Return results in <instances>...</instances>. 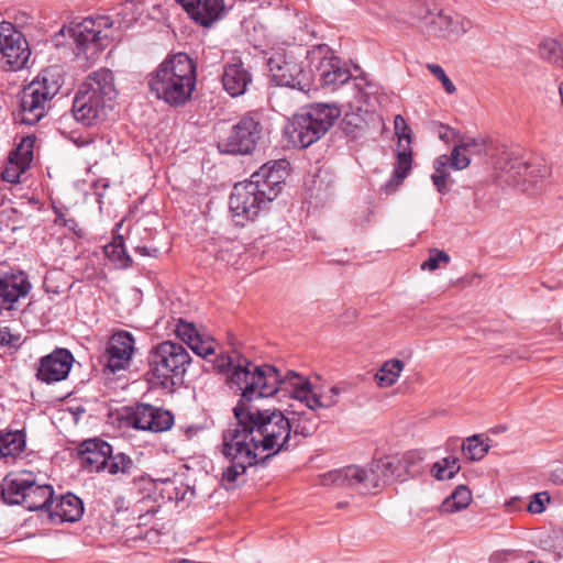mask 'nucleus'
<instances>
[{
	"mask_svg": "<svg viewBox=\"0 0 563 563\" xmlns=\"http://www.w3.org/2000/svg\"><path fill=\"white\" fill-rule=\"evenodd\" d=\"M104 250L112 261L120 262L123 267L132 265V260L124 249L122 236L115 239L111 244L107 245Z\"/></svg>",
	"mask_w": 563,
	"mask_h": 563,
	"instance_id": "43",
	"label": "nucleus"
},
{
	"mask_svg": "<svg viewBox=\"0 0 563 563\" xmlns=\"http://www.w3.org/2000/svg\"><path fill=\"white\" fill-rule=\"evenodd\" d=\"M287 166L285 159L266 163L249 180L234 185L229 202L233 216L253 220L282 191Z\"/></svg>",
	"mask_w": 563,
	"mask_h": 563,
	"instance_id": "2",
	"label": "nucleus"
},
{
	"mask_svg": "<svg viewBox=\"0 0 563 563\" xmlns=\"http://www.w3.org/2000/svg\"><path fill=\"white\" fill-rule=\"evenodd\" d=\"M553 477H554V479H556V481H562V482H563V467H559V468H556V470L553 472Z\"/></svg>",
	"mask_w": 563,
	"mask_h": 563,
	"instance_id": "61",
	"label": "nucleus"
},
{
	"mask_svg": "<svg viewBox=\"0 0 563 563\" xmlns=\"http://www.w3.org/2000/svg\"><path fill=\"white\" fill-rule=\"evenodd\" d=\"M0 345L18 349L22 345V338L19 333H13L9 327L0 328Z\"/></svg>",
	"mask_w": 563,
	"mask_h": 563,
	"instance_id": "51",
	"label": "nucleus"
},
{
	"mask_svg": "<svg viewBox=\"0 0 563 563\" xmlns=\"http://www.w3.org/2000/svg\"><path fill=\"white\" fill-rule=\"evenodd\" d=\"M36 137L34 135H26L22 137L21 142L18 144L15 152L13 153L23 167L21 170L23 172L24 167L27 166L33 161V148L35 144Z\"/></svg>",
	"mask_w": 563,
	"mask_h": 563,
	"instance_id": "42",
	"label": "nucleus"
},
{
	"mask_svg": "<svg viewBox=\"0 0 563 563\" xmlns=\"http://www.w3.org/2000/svg\"><path fill=\"white\" fill-rule=\"evenodd\" d=\"M233 380L244 386V393L233 408L236 422L230 424L221 437L220 451L228 462L221 478L225 488L244 483L249 467L264 466L272 457L300 443L291 438V421L280 410H262L252 405L255 399L284 391L280 372L276 367L253 374L242 371L234 375Z\"/></svg>",
	"mask_w": 563,
	"mask_h": 563,
	"instance_id": "1",
	"label": "nucleus"
},
{
	"mask_svg": "<svg viewBox=\"0 0 563 563\" xmlns=\"http://www.w3.org/2000/svg\"><path fill=\"white\" fill-rule=\"evenodd\" d=\"M412 164V151L409 146L404 148L397 155V162L390 179L382 187L386 195L395 192L409 175Z\"/></svg>",
	"mask_w": 563,
	"mask_h": 563,
	"instance_id": "27",
	"label": "nucleus"
},
{
	"mask_svg": "<svg viewBox=\"0 0 563 563\" xmlns=\"http://www.w3.org/2000/svg\"><path fill=\"white\" fill-rule=\"evenodd\" d=\"M448 157L450 158L449 166L457 170L466 168L471 163L468 153L463 152L459 145L453 147L451 155Z\"/></svg>",
	"mask_w": 563,
	"mask_h": 563,
	"instance_id": "49",
	"label": "nucleus"
},
{
	"mask_svg": "<svg viewBox=\"0 0 563 563\" xmlns=\"http://www.w3.org/2000/svg\"><path fill=\"white\" fill-rule=\"evenodd\" d=\"M322 85L335 88L345 84L351 78L347 68L341 66V62L335 56L323 57L318 67Z\"/></svg>",
	"mask_w": 563,
	"mask_h": 563,
	"instance_id": "24",
	"label": "nucleus"
},
{
	"mask_svg": "<svg viewBox=\"0 0 563 563\" xmlns=\"http://www.w3.org/2000/svg\"><path fill=\"white\" fill-rule=\"evenodd\" d=\"M563 46L556 41L548 40L539 45V54L543 59L560 66Z\"/></svg>",
	"mask_w": 563,
	"mask_h": 563,
	"instance_id": "44",
	"label": "nucleus"
},
{
	"mask_svg": "<svg viewBox=\"0 0 563 563\" xmlns=\"http://www.w3.org/2000/svg\"><path fill=\"white\" fill-rule=\"evenodd\" d=\"M292 433L291 438L295 441H299V437L302 439L311 437L318 429L319 419L312 412L298 413V418L291 422Z\"/></svg>",
	"mask_w": 563,
	"mask_h": 563,
	"instance_id": "32",
	"label": "nucleus"
},
{
	"mask_svg": "<svg viewBox=\"0 0 563 563\" xmlns=\"http://www.w3.org/2000/svg\"><path fill=\"white\" fill-rule=\"evenodd\" d=\"M63 84L64 78L59 67L52 66L43 69L20 93V122L34 125L43 119Z\"/></svg>",
	"mask_w": 563,
	"mask_h": 563,
	"instance_id": "5",
	"label": "nucleus"
},
{
	"mask_svg": "<svg viewBox=\"0 0 563 563\" xmlns=\"http://www.w3.org/2000/svg\"><path fill=\"white\" fill-rule=\"evenodd\" d=\"M179 563H192V561L191 560H187V559H183V560L179 561Z\"/></svg>",
	"mask_w": 563,
	"mask_h": 563,
	"instance_id": "64",
	"label": "nucleus"
},
{
	"mask_svg": "<svg viewBox=\"0 0 563 563\" xmlns=\"http://www.w3.org/2000/svg\"><path fill=\"white\" fill-rule=\"evenodd\" d=\"M150 91L169 107L185 106L196 87V66L185 53L162 62L148 79Z\"/></svg>",
	"mask_w": 563,
	"mask_h": 563,
	"instance_id": "3",
	"label": "nucleus"
},
{
	"mask_svg": "<svg viewBox=\"0 0 563 563\" xmlns=\"http://www.w3.org/2000/svg\"><path fill=\"white\" fill-rule=\"evenodd\" d=\"M401 475L395 465V456H386L369 464L367 468L350 465L321 475L322 486L350 487L361 494L375 493L391 481H399Z\"/></svg>",
	"mask_w": 563,
	"mask_h": 563,
	"instance_id": "4",
	"label": "nucleus"
},
{
	"mask_svg": "<svg viewBox=\"0 0 563 563\" xmlns=\"http://www.w3.org/2000/svg\"><path fill=\"white\" fill-rule=\"evenodd\" d=\"M135 340L132 333L125 330L114 332L100 357L103 364V373L115 374L119 371L125 369L131 362L134 353Z\"/></svg>",
	"mask_w": 563,
	"mask_h": 563,
	"instance_id": "14",
	"label": "nucleus"
},
{
	"mask_svg": "<svg viewBox=\"0 0 563 563\" xmlns=\"http://www.w3.org/2000/svg\"><path fill=\"white\" fill-rule=\"evenodd\" d=\"M53 211L55 213V224L67 228L77 238H84V230L73 217H69L67 208L53 207Z\"/></svg>",
	"mask_w": 563,
	"mask_h": 563,
	"instance_id": "41",
	"label": "nucleus"
},
{
	"mask_svg": "<svg viewBox=\"0 0 563 563\" xmlns=\"http://www.w3.org/2000/svg\"><path fill=\"white\" fill-rule=\"evenodd\" d=\"M147 361V375H151L156 384L168 387L175 385V379H183L191 357L180 343L167 340L151 349Z\"/></svg>",
	"mask_w": 563,
	"mask_h": 563,
	"instance_id": "7",
	"label": "nucleus"
},
{
	"mask_svg": "<svg viewBox=\"0 0 563 563\" xmlns=\"http://www.w3.org/2000/svg\"><path fill=\"white\" fill-rule=\"evenodd\" d=\"M1 176L4 181L16 183L19 174L11 173L9 168H5Z\"/></svg>",
	"mask_w": 563,
	"mask_h": 563,
	"instance_id": "58",
	"label": "nucleus"
},
{
	"mask_svg": "<svg viewBox=\"0 0 563 563\" xmlns=\"http://www.w3.org/2000/svg\"><path fill=\"white\" fill-rule=\"evenodd\" d=\"M471 500V490L466 486L460 485L443 500L440 510L441 512L453 514L465 509L470 505Z\"/></svg>",
	"mask_w": 563,
	"mask_h": 563,
	"instance_id": "29",
	"label": "nucleus"
},
{
	"mask_svg": "<svg viewBox=\"0 0 563 563\" xmlns=\"http://www.w3.org/2000/svg\"><path fill=\"white\" fill-rule=\"evenodd\" d=\"M135 252L142 256L157 257L158 255V249L156 247L136 246Z\"/></svg>",
	"mask_w": 563,
	"mask_h": 563,
	"instance_id": "56",
	"label": "nucleus"
},
{
	"mask_svg": "<svg viewBox=\"0 0 563 563\" xmlns=\"http://www.w3.org/2000/svg\"><path fill=\"white\" fill-rule=\"evenodd\" d=\"M214 367L219 373H225L227 383L230 388H236L241 391V395L244 393V386L239 385L233 380L234 375L240 372H249L251 374L257 372H264L266 367H274L273 365L264 364L262 366L253 364L247 357L239 353L238 351H232L229 354H220L217 356L214 361Z\"/></svg>",
	"mask_w": 563,
	"mask_h": 563,
	"instance_id": "17",
	"label": "nucleus"
},
{
	"mask_svg": "<svg viewBox=\"0 0 563 563\" xmlns=\"http://www.w3.org/2000/svg\"><path fill=\"white\" fill-rule=\"evenodd\" d=\"M472 22L459 14L445 13L443 10L435 12V15L426 23V33L430 37L448 38L461 36L470 31Z\"/></svg>",
	"mask_w": 563,
	"mask_h": 563,
	"instance_id": "19",
	"label": "nucleus"
},
{
	"mask_svg": "<svg viewBox=\"0 0 563 563\" xmlns=\"http://www.w3.org/2000/svg\"><path fill=\"white\" fill-rule=\"evenodd\" d=\"M184 10L196 21L197 15H199V5L200 0H176Z\"/></svg>",
	"mask_w": 563,
	"mask_h": 563,
	"instance_id": "54",
	"label": "nucleus"
},
{
	"mask_svg": "<svg viewBox=\"0 0 563 563\" xmlns=\"http://www.w3.org/2000/svg\"><path fill=\"white\" fill-rule=\"evenodd\" d=\"M223 10V0H200L196 22L202 26H210L222 16Z\"/></svg>",
	"mask_w": 563,
	"mask_h": 563,
	"instance_id": "31",
	"label": "nucleus"
},
{
	"mask_svg": "<svg viewBox=\"0 0 563 563\" xmlns=\"http://www.w3.org/2000/svg\"><path fill=\"white\" fill-rule=\"evenodd\" d=\"M483 434H474L466 439V442L462 444V450L466 457L471 461L482 460L489 450V445L485 443Z\"/></svg>",
	"mask_w": 563,
	"mask_h": 563,
	"instance_id": "37",
	"label": "nucleus"
},
{
	"mask_svg": "<svg viewBox=\"0 0 563 563\" xmlns=\"http://www.w3.org/2000/svg\"><path fill=\"white\" fill-rule=\"evenodd\" d=\"M280 385L284 391L294 399L305 402L311 411L331 408L339 401V387L332 386L328 390H318L311 383L292 371H288L286 375L280 374Z\"/></svg>",
	"mask_w": 563,
	"mask_h": 563,
	"instance_id": "12",
	"label": "nucleus"
},
{
	"mask_svg": "<svg viewBox=\"0 0 563 563\" xmlns=\"http://www.w3.org/2000/svg\"><path fill=\"white\" fill-rule=\"evenodd\" d=\"M397 136H398V140H399V143L405 140L407 142V146H409L410 142H411V130L410 128H408V131H399V132H396Z\"/></svg>",
	"mask_w": 563,
	"mask_h": 563,
	"instance_id": "59",
	"label": "nucleus"
},
{
	"mask_svg": "<svg viewBox=\"0 0 563 563\" xmlns=\"http://www.w3.org/2000/svg\"><path fill=\"white\" fill-rule=\"evenodd\" d=\"M91 142H92V140H90V139H81V137L76 141L78 146H86V145L90 144Z\"/></svg>",
	"mask_w": 563,
	"mask_h": 563,
	"instance_id": "62",
	"label": "nucleus"
},
{
	"mask_svg": "<svg viewBox=\"0 0 563 563\" xmlns=\"http://www.w3.org/2000/svg\"><path fill=\"white\" fill-rule=\"evenodd\" d=\"M175 332L176 335L188 346H190L192 342L197 341V338L200 335L192 322H187L183 319L178 320Z\"/></svg>",
	"mask_w": 563,
	"mask_h": 563,
	"instance_id": "45",
	"label": "nucleus"
},
{
	"mask_svg": "<svg viewBox=\"0 0 563 563\" xmlns=\"http://www.w3.org/2000/svg\"><path fill=\"white\" fill-rule=\"evenodd\" d=\"M404 369V362L397 358L385 362L375 374V382L380 387L393 386Z\"/></svg>",
	"mask_w": 563,
	"mask_h": 563,
	"instance_id": "33",
	"label": "nucleus"
},
{
	"mask_svg": "<svg viewBox=\"0 0 563 563\" xmlns=\"http://www.w3.org/2000/svg\"><path fill=\"white\" fill-rule=\"evenodd\" d=\"M78 90L92 98L99 99L111 107L118 96L113 74L107 68H101L90 73Z\"/></svg>",
	"mask_w": 563,
	"mask_h": 563,
	"instance_id": "21",
	"label": "nucleus"
},
{
	"mask_svg": "<svg viewBox=\"0 0 563 563\" xmlns=\"http://www.w3.org/2000/svg\"><path fill=\"white\" fill-rule=\"evenodd\" d=\"M559 92H560V97H561V102L563 104V81L560 84Z\"/></svg>",
	"mask_w": 563,
	"mask_h": 563,
	"instance_id": "63",
	"label": "nucleus"
},
{
	"mask_svg": "<svg viewBox=\"0 0 563 563\" xmlns=\"http://www.w3.org/2000/svg\"><path fill=\"white\" fill-rule=\"evenodd\" d=\"M454 136H455V132L449 125H445V124L440 125L439 137L443 142L449 143L454 139Z\"/></svg>",
	"mask_w": 563,
	"mask_h": 563,
	"instance_id": "55",
	"label": "nucleus"
},
{
	"mask_svg": "<svg viewBox=\"0 0 563 563\" xmlns=\"http://www.w3.org/2000/svg\"><path fill=\"white\" fill-rule=\"evenodd\" d=\"M460 462L455 456H448L435 462L431 468L433 476L439 479H450L460 471Z\"/></svg>",
	"mask_w": 563,
	"mask_h": 563,
	"instance_id": "38",
	"label": "nucleus"
},
{
	"mask_svg": "<svg viewBox=\"0 0 563 563\" xmlns=\"http://www.w3.org/2000/svg\"><path fill=\"white\" fill-rule=\"evenodd\" d=\"M498 178L510 186H520L523 192L534 195L551 175V167L542 158L531 162L506 155L498 161Z\"/></svg>",
	"mask_w": 563,
	"mask_h": 563,
	"instance_id": "8",
	"label": "nucleus"
},
{
	"mask_svg": "<svg viewBox=\"0 0 563 563\" xmlns=\"http://www.w3.org/2000/svg\"><path fill=\"white\" fill-rule=\"evenodd\" d=\"M421 456L417 452H407L401 457L395 456V465L401 475L399 482H405L409 477H415L421 473Z\"/></svg>",
	"mask_w": 563,
	"mask_h": 563,
	"instance_id": "30",
	"label": "nucleus"
},
{
	"mask_svg": "<svg viewBox=\"0 0 563 563\" xmlns=\"http://www.w3.org/2000/svg\"><path fill=\"white\" fill-rule=\"evenodd\" d=\"M174 424V416L170 411L155 407L152 412L151 426L148 431L163 432L169 430Z\"/></svg>",
	"mask_w": 563,
	"mask_h": 563,
	"instance_id": "40",
	"label": "nucleus"
},
{
	"mask_svg": "<svg viewBox=\"0 0 563 563\" xmlns=\"http://www.w3.org/2000/svg\"><path fill=\"white\" fill-rule=\"evenodd\" d=\"M201 428L199 426H188L185 428V433L187 435V439L190 440L194 435H196Z\"/></svg>",
	"mask_w": 563,
	"mask_h": 563,
	"instance_id": "60",
	"label": "nucleus"
},
{
	"mask_svg": "<svg viewBox=\"0 0 563 563\" xmlns=\"http://www.w3.org/2000/svg\"><path fill=\"white\" fill-rule=\"evenodd\" d=\"M135 468L133 460L123 452L113 453L111 449V456H109V461L106 467L111 475H131L133 470Z\"/></svg>",
	"mask_w": 563,
	"mask_h": 563,
	"instance_id": "36",
	"label": "nucleus"
},
{
	"mask_svg": "<svg viewBox=\"0 0 563 563\" xmlns=\"http://www.w3.org/2000/svg\"><path fill=\"white\" fill-rule=\"evenodd\" d=\"M194 353L198 356L207 357L214 353L216 343L210 338H203L201 334L197 338V341L192 342L189 346Z\"/></svg>",
	"mask_w": 563,
	"mask_h": 563,
	"instance_id": "47",
	"label": "nucleus"
},
{
	"mask_svg": "<svg viewBox=\"0 0 563 563\" xmlns=\"http://www.w3.org/2000/svg\"><path fill=\"white\" fill-rule=\"evenodd\" d=\"M108 16L87 18L68 29L69 36L76 45V56H84L87 60L95 59L109 45V35L102 27H110Z\"/></svg>",
	"mask_w": 563,
	"mask_h": 563,
	"instance_id": "11",
	"label": "nucleus"
},
{
	"mask_svg": "<svg viewBox=\"0 0 563 563\" xmlns=\"http://www.w3.org/2000/svg\"><path fill=\"white\" fill-rule=\"evenodd\" d=\"M262 133L261 121L253 114H246L219 135L217 146L222 154L250 155L255 151Z\"/></svg>",
	"mask_w": 563,
	"mask_h": 563,
	"instance_id": "10",
	"label": "nucleus"
},
{
	"mask_svg": "<svg viewBox=\"0 0 563 563\" xmlns=\"http://www.w3.org/2000/svg\"><path fill=\"white\" fill-rule=\"evenodd\" d=\"M449 163L450 158L448 155H441L435 158L433 163L434 173L431 176L432 183L435 186L437 190L444 195L449 191L448 179L450 177L449 173Z\"/></svg>",
	"mask_w": 563,
	"mask_h": 563,
	"instance_id": "34",
	"label": "nucleus"
},
{
	"mask_svg": "<svg viewBox=\"0 0 563 563\" xmlns=\"http://www.w3.org/2000/svg\"><path fill=\"white\" fill-rule=\"evenodd\" d=\"M31 481L32 476L30 474L19 475L14 477H4L0 486V494L2 500L9 505H22V499H24V493L27 492Z\"/></svg>",
	"mask_w": 563,
	"mask_h": 563,
	"instance_id": "26",
	"label": "nucleus"
},
{
	"mask_svg": "<svg viewBox=\"0 0 563 563\" xmlns=\"http://www.w3.org/2000/svg\"><path fill=\"white\" fill-rule=\"evenodd\" d=\"M273 81L278 86L307 93L312 86V76L305 68L301 56L292 51L276 52L267 62Z\"/></svg>",
	"mask_w": 563,
	"mask_h": 563,
	"instance_id": "9",
	"label": "nucleus"
},
{
	"mask_svg": "<svg viewBox=\"0 0 563 563\" xmlns=\"http://www.w3.org/2000/svg\"><path fill=\"white\" fill-rule=\"evenodd\" d=\"M31 49L24 35L10 22L0 23V63L7 71L26 67Z\"/></svg>",
	"mask_w": 563,
	"mask_h": 563,
	"instance_id": "13",
	"label": "nucleus"
},
{
	"mask_svg": "<svg viewBox=\"0 0 563 563\" xmlns=\"http://www.w3.org/2000/svg\"><path fill=\"white\" fill-rule=\"evenodd\" d=\"M252 82V75L239 58L225 64L222 74L223 89L231 97H240L247 90Z\"/></svg>",
	"mask_w": 563,
	"mask_h": 563,
	"instance_id": "22",
	"label": "nucleus"
},
{
	"mask_svg": "<svg viewBox=\"0 0 563 563\" xmlns=\"http://www.w3.org/2000/svg\"><path fill=\"white\" fill-rule=\"evenodd\" d=\"M111 109L112 107L108 103L78 90L73 101L71 112L76 121L91 126L104 121Z\"/></svg>",
	"mask_w": 563,
	"mask_h": 563,
	"instance_id": "18",
	"label": "nucleus"
},
{
	"mask_svg": "<svg viewBox=\"0 0 563 563\" xmlns=\"http://www.w3.org/2000/svg\"><path fill=\"white\" fill-rule=\"evenodd\" d=\"M410 14L419 21H424V24L435 15L424 2L415 3L411 7Z\"/></svg>",
	"mask_w": 563,
	"mask_h": 563,
	"instance_id": "53",
	"label": "nucleus"
},
{
	"mask_svg": "<svg viewBox=\"0 0 563 563\" xmlns=\"http://www.w3.org/2000/svg\"><path fill=\"white\" fill-rule=\"evenodd\" d=\"M74 356L67 349H55L40 360L36 378L45 384L64 380L73 366Z\"/></svg>",
	"mask_w": 563,
	"mask_h": 563,
	"instance_id": "15",
	"label": "nucleus"
},
{
	"mask_svg": "<svg viewBox=\"0 0 563 563\" xmlns=\"http://www.w3.org/2000/svg\"><path fill=\"white\" fill-rule=\"evenodd\" d=\"M84 514V503L76 495L68 493L60 496L49 508V518L53 522H75Z\"/></svg>",
	"mask_w": 563,
	"mask_h": 563,
	"instance_id": "23",
	"label": "nucleus"
},
{
	"mask_svg": "<svg viewBox=\"0 0 563 563\" xmlns=\"http://www.w3.org/2000/svg\"><path fill=\"white\" fill-rule=\"evenodd\" d=\"M366 126L367 122L361 109L346 112L341 121V129L343 132L346 135H352L353 137H357L365 131Z\"/></svg>",
	"mask_w": 563,
	"mask_h": 563,
	"instance_id": "35",
	"label": "nucleus"
},
{
	"mask_svg": "<svg viewBox=\"0 0 563 563\" xmlns=\"http://www.w3.org/2000/svg\"><path fill=\"white\" fill-rule=\"evenodd\" d=\"M463 152L483 154L485 153V141L483 139L470 137L457 144Z\"/></svg>",
	"mask_w": 563,
	"mask_h": 563,
	"instance_id": "52",
	"label": "nucleus"
},
{
	"mask_svg": "<svg viewBox=\"0 0 563 563\" xmlns=\"http://www.w3.org/2000/svg\"><path fill=\"white\" fill-rule=\"evenodd\" d=\"M427 68L434 77L441 81L446 93L452 95L456 91V87L440 65L430 63L427 64Z\"/></svg>",
	"mask_w": 563,
	"mask_h": 563,
	"instance_id": "48",
	"label": "nucleus"
},
{
	"mask_svg": "<svg viewBox=\"0 0 563 563\" xmlns=\"http://www.w3.org/2000/svg\"><path fill=\"white\" fill-rule=\"evenodd\" d=\"M549 503L550 496L548 492L536 493L531 496V500L528 504L527 509L530 514H542Z\"/></svg>",
	"mask_w": 563,
	"mask_h": 563,
	"instance_id": "50",
	"label": "nucleus"
},
{
	"mask_svg": "<svg viewBox=\"0 0 563 563\" xmlns=\"http://www.w3.org/2000/svg\"><path fill=\"white\" fill-rule=\"evenodd\" d=\"M53 496L54 490L51 485H38L32 478L27 492L24 493L22 505L31 511L45 509L49 514V508L54 504Z\"/></svg>",
	"mask_w": 563,
	"mask_h": 563,
	"instance_id": "25",
	"label": "nucleus"
},
{
	"mask_svg": "<svg viewBox=\"0 0 563 563\" xmlns=\"http://www.w3.org/2000/svg\"><path fill=\"white\" fill-rule=\"evenodd\" d=\"M408 124L406 122V120L404 119L402 115L400 114H397L394 119V129H395V132H399V131H408Z\"/></svg>",
	"mask_w": 563,
	"mask_h": 563,
	"instance_id": "57",
	"label": "nucleus"
},
{
	"mask_svg": "<svg viewBox=\"0 0 563 563\" xmlns=\"http://www.w3.org/2000/svg\"><path fill=\"white\" fill-rule=\"evenodd\" d=\"M335 104L312 103L296 113L287 125L289 142L306 148L323 136L340 117Z\"/></svg>",
	"mask_w": 563,
	"mask_h": 563,
	"instance_id": "6",
	"label": "nucleus"
},
{
	"mask_svg": "<svg viewBox=\"0 0 563 563\" xmlns=\"http://www.w3.org/2000/svg\"><path fill=\"white\" fill-rule=\"evenodd\" d=\"M32 288L27 275L22 272L5 273L0 277V310H16L20 298L29 295Z\"/></svg>",
	"mask_w": 563,
	"mask_h": 563,
	"instance_id": "16",
	"label": "nucleus"
},
{
	"mask_svg": "<svg viewBox=\"0 0 563 563\" xmlns=\"http://www.w3.org/2000/svg\"><path fill=\"white\" fill-rule=\"evenodd\" d=\"M152 412H155L154 406L148 404H139L130 417V424L134 429L148 431Z\"/></svg>",
	"mask_w": 563,
	"mask_h": 563,
	"instance_id": "39",
	"label": "nucleus"
},
{
	"mask_svg": "<svg viewBox=\"0 0 563 563\" xmlns=\"http://www.w3.org/2000/svg\"><path fill=\"white\" fill-rule=\"evenodd\" d=\"M450 256L446 252L440 250H430V254L427 261L421 264L422 271H435L440 267L441 263L448 264Z\"/></svg>",
	"mask_w": 563,
	"mask_h": 563,
	"instance_id": "46",
	"label": "nucleus"
},
{
	"mask_svg": "<svg viewBox=\"0 0 563 563\" xmlns=\"http://www.w3.org/2000/svg\"><path fill=\"white\" fill-rule=\"evenodd\" d=\"M77 454L84 470L100 473L106 471L111 456V445L98 438L88 439L77 446Z\"/></svg>",
	"mask_w": 563,
	"mask_h": 563,
	"instance_id": "20",
	"label": "nucleus"
},
{
	"mask_svg": "<svg viewBox=\"0 0 563 563\" xmlns=\"http://www.w3.org/2000/svg\"><path fill=\"white\" fill-rule=\"evenodd\" d=\"M25 434L22 431H9L0 434V455L15 457L25 449Z\"/></svg>",
	"mask_w": 563,
	"mask_h": 563,
	"instance_id": "28",
	"label": "nucleus"
}]
</instances>
